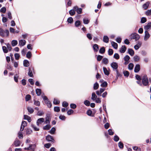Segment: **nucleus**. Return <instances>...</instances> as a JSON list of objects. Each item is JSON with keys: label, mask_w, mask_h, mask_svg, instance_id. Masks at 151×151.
<instances>
[{"label": "nucleus", "mask_w": 151, "mask_h": 151, "mask_svg": "<svg viewBox=\"0 0 151 151\" xmlns=\"http://www.w3.org/2000/svg\"><path fill=\"white\" fill-rule=\"evenodd\" d=\"M9 32L8 30H4L2 28H0V35L3 37H7L9 36Z\"/></svg>", "instance_id": "obj_1"}, {"label": "nucleus", "mask_w": 151, "mask_h": 151, "mask_svg": "<svg viewBox=\"0 0 151 151\" xmlns=\"http://www.w3.org/2000/svg\"><path fill=\"white\" fill-rule=\"evenodd\" d=\"M142 84L144 86H147L148 85L149 82L148 79L146 75H144L142 79Z\"/></svg>", "instance_id": "obj_2"}, {"label": "nucleus", "mask_w": 151, "mask_h": 151, "mask_svg": "<svg viewBox=\"0 0 151 151\" xmlns=\"http://www.w3.org/2000/svg\"><path fill=\"white\" fill-rule=\"evenodd\" d=\"M131 38L137 41L140 38V36L137 34L134 33L131 34Z\"/></svg>", "instance_id": "obj_3"}, {"label": "nucleus", "mask_w": 151, "mask_h": 151, "mask_svg": "<svg viewBox=\"0 0 151 151\" xmlns=\"http://www.w3.org/2000/svg\"><path fill=\"white\" fill-rule=\"evenodd\" d=\"M21 144V142H20V141L17 139H16L12 145V146H14L15 147H18Z\"/></svg>", "instance_id": "obj_4"}, {"label": "nucleus", "mask_w": 151, "mask_h": 151, "mask_svg": "<svg viewBox=\"0 0 151 151\" xmlns=\"http://www.w3.org/2000/svg\"><path fill=\"white\" fill-rule=\"evenodd\" d=\"M111 66L114 70H115L116 71L118 70V65L117 63L113 62L111 64Z\"/></svg>", "instance_id": "obj_5"}, {"label": "nucleus", "mask_w": 151, "mask_h": 151, "mask_svg": "<svg viewBox=\"0 0 151 151\" xmlns=\"http://www.w3.org/2000/svg\"><path fill=\"white\" fill-rule=\"evenodd\" d=\"M145 35L144 37V40L147 41L150 37V35L147 30H145Z\"/></svg>", "instance_id": "obj_6"}, {"label": "nucleus", "mask_w": 151, "mask_h": 151, "mask_svg": "<svg viewBox=\"0 0 151 151\" xmlns=\"http://www.w3.org/2000/svg\"><path fill=\"white\" fill-rule=\"evenodd\" d=\"M46 139L48 142L51 141L54 142L55 141L53 137L50 135H47L46 137Z\"/></svg>", "instance_id": "obj_7"}, {"label": "nucleus", "mask_w": 151, "mask_h": 151, "mask_svg": "<svg viewBox=\"0 0 151 151\" xmlns=\"http://www.w3.org/2000/svg\"><path fill=\"white\" fill-rule=\"evenodd\" d=\"M130 57L128 55H126L124 58V60L125 62L124 63L125 65H127L129 63V61L130 59Z\"/></svg>", "instance_id": "obj_8"}, {"label": "nucleus", "mask_w": 151, "mask_h": 151, "mask_svg": "<svg viewBox=\"0 0 151 151\" xmlns=\"http://www.w3.org/2000/svg\"><path fill=\"white\" fill-rule=\"evenodd\" d=\"M73 9L76 11L78 14H81L82 12V9L81 8H78L77 6H75L73 7Z\"/></svg>", "instance_id": "obj_9"}, {"label": "nucleus", "mask_w": 151, "mask_h": 151, "mask_svg": "<svg viewBox=\"0 0 151 151\" xmlns=\"http://www.w3.org/2000/svg\"><path fill=\"white\" fill-rule=\"evenodd\" d=\"M26 42L25 40H19V44L20 46H23L25 45L26 44Z\"/></svg>", "instance_id": "obj_10"}, {"label": "nucleus", "mask_w": 151, "mask_h": 151, "mask_svg": "<svg viewBox=\"0 0 151 151\" xmlns=\"http://www.w3.org/2000/svg\"><path fill=\"white\" fill-rule=\"evenodd\" d=\"M44 121V119L43 118H40L38 119L37 121V126H39L40 124L43 122Z\"/></svg>", "instance_id": "obj_11"}, {"label": "nucleus", "mask_w": 151, "mask_h": 151, "mask_svg": "<svg viewBox=\"0 0 151 151\" xmlns=\"http://www.w3.org/2000/svg\"><path fill=\"white\" fill-rule=\"evenodd\" d=\"M140 70V66L139 64H137L134 68V72L136 73H138Z\"/></svg>", "instance_id": "obj_12"}, {"label": "nucleus", "mask_w": 151, "mask_h": 151, "mask_svg": "<svg viewBox=\"0 0 151 151\" xmlns=\"http://www.w3.org/2000/svg\"><path fill=\"white\" fill-rule=\"evenodd\" d=\"M127 49V48L125 45L122 46L120 50V52L122 53H124Z\"/></svg>", "instance_id": "obj_13"}, {"label": "nucleus", "mask_w": 151, "mask_h": 151, "mask_svg": "<svg viewBox=\"0 0 151 151\" xmlns=\"http://www.w3.org/2000/svg\"><path fill=\"white\" fill-rule=\"evenodd\" d=\"M151 27V22H150L148 23L147 25H145L144 27V29L146 30H147L150 29Z\"/></svg>", "instance_id": "obj_14"}, {"label": "nucleus", "mask_w": 151, "mask_h": 151, "mask_svg": "<svg viewBox=\"0 0 151 151\" xmlns=\"http://www.w3.org/2000/svg\"><path fill=\"white\" fill-rule=\"evenodd\" d=\"M51 119L49 116H47L45 123L46 124H50Z\"/></svg>", "instance_id": "obj_15"}, {"label": "nucleus", "mask_w": 151, "mask_h": 151, "mask_svg": "<svg viewBox=\"0 0 151 151\" xmlns=\"http://www.w3.org/2000/svg\"><path fill=\"white\" fill-rule=\"evenodd\" d=\"M150 4V2L148 1L144 4L143 5V8L145 10L147 9L148 7Z\"/></svg>", "instance_id": "obj_16"}, {"label": "nucleus", "mask_w": 151, "mask_h": 151, "mask_svg": "<svg viewBox=\"0 0 151 151\" xmlns=\"http://www.w3.org/2000/svg\"><path fill=\"white\" fill-rule=\"evenodd\" d=\"M29 147L30 148V151H34L36 145L35 144H31L29 145Z\"/></svg>", "instance_id": "obj_17"}, {"label": "nucleus", "mask_w": 151, "mask_h": 151, "mask_svg": "<svg viewBox=\"0 0 151 151\" xmlns=\"http://www.w3.org/2000/svg\"><path fill=\"white\" fill-rule=\"evenodd\" d=\"M133 59L134 62H137L139 61L140 59V58L138 55H135L133 57Z\"/></svg>", "instance_id": "obj_18"}, {"label": "nucleus", "mask_w": 151, "mask_h": 151, "mask_svg": "<svg viewBox=\"0 0 151 151\" xmlns=\"http://www.w3.org/2000/svg\"><path fill=\"white\" fill-rule=\"evenodd\" d=\"M128 53L131 56H132L134 54V50L132 49L129 48L128 49Z\"/></svg>", "instance_id": "obj_19"}, {"label": "nucleus", "mask_w": 151, "mask_h": 151, "mask_svg": "<svg viewBox=\"0 0 151 151\" xmlns=\"http://www.w3.org/2000/svg\"><path fill=\"white\" fill-rule=\"evenodd\" d=\"M27 109L28 112L31 114L33 113L34 112V109L31 107H28Z\"/></svg>", "instance_id": "obj_20"}, {"label": "nucleus", "mask_w": 151, "mask_h": 151, "mask_svg": "<svg viewBox=\"0 0 151 151\" xmlns=\"http://www.w3.org/2000/svg\"><path fill=\"white\" fill-rule=\"evenodd\" d=\"M24 118L25 119H27L28 122H30L31 121V118L27 115H25L24 116Z\"/></svg>", "instance_id": "obj_21"}, {"label": "nucleus", "mask_w": 151, "mask_h": 151, "mask_svg": "<svg viewBox=\"0 0 151 151\" xmlns=\"http://www.w3.org/2000/svg\"><path fill=\"white\" fill-rule=\"evenodd\" d=\"M93 48L94 51L97 52L99 50L98 45L96 44H95L93 46Z\"/></svg>", "instance_id": "obj_22"}, {"label": "nucleus", "mask_w": 151, "mask_h": 151, "mask_svg": "<svg viewBox=\"0 0 151 151\" xmlns=\"http://www.w3.org/2000/svg\"><path fill=\"white\" fill-rule=\"evenodd\" d=\"M97 96L94 92H93L92 94L91 99L93 101H94L97 98Z\"/></svg>", "instance_id": "obj_23"}, {"label": "nucleus", "mask_w": 151, "mask_h": 151, "mask_svg": "<svg viewBox=\"0 0 151 151\" xmlns=\"http://www.w3.org/2000/svg\"><path fill=\"white\" fill-rule=\"evenodd\" d=\"M56 131V129L55 127H52L51 129L49 131V132L50 134H52L55 133Z\"/></svg>", "instance_id": "obj_24"}, {"label": "nucleus", "mask_w": 151, "mask_h": 151, "mask_svg": "<svg viewBox=\"0 0 151 151\" xmlns=\"http://www.w3.org/2000/svg\"><path fill=\"white\" fill-rule=\"evenodd\" d=\"M103 41L106 43H108L109 41V38L108 37L106 36H104Z\"/></svg>", "instance_id": "obj_25"}, {"label": "nucleus", "mask_w": 151, "mask_h": 151, "mask_svg": "<svg viewBox=\"0 0 151 151\" xmlns=\"http://www.w3.org/2000/svg\"><path fill=\"white\" fill-rule=\"evenodd\" d=\"M111 44L112 46L114 47V48L115 49H117V48L118 45L116 43L112 41L111 42Z\"/></svg>", "instance_id": "obj_26"}, {"label": "nucleus", "mask_w": 151, "mask_h": 151, "mask_svg": "<svg viewBox=\"0 0 151 151\" xmlns=\"http://www.w3.org/2000/svg\"><path fill=\"white\" fill-rule=\"evenodd\" d=\"M24 65L25 67H28L29 65V61L27 60H25L23 62Z\"/></svg>", "instance_id": "obj_27"}, {"label": "nucleus", "mask_w": 151, "mask_h": 151, "mask_svg": "<svg viewBox=\"0 0 151 151\" xmlns=\"http://www.w3.org/2000/svg\"><path fill=\"white\" fill-rule=\"evenodd\" d=\"M102 62L105 65H106L108 63V60L107 58H104L103 59Z\"/></svg>", "instance_id": "obj_28"}, {"label": "nucleus", "mask_w": 151, "mask_h": 151, "mask_svg": "<svg viewBox=\"0 0 151 151\" xmlns=\"http://www.w3.org/2000/svg\"><path fill=\"white\" fill-rule=\"evenodd\" d=\"M17 44L18 42L17 40H14L12 41V45L13 47L17 45Z\"/></svg>", "instance_id": "obj_29"}, {"label": "nucleus", "mask_w": 151, "mask_h": 151, "mask_svg": "<svg viewBox=\"0 0 151 151\" xmlns=\"http://www.w3.org/2000/svg\"><path fill=\"white\" fill-rule=\"evenodd\" d=\"M47 124L43 127V129L44 130H48L51 128V126L50 124Z\"/></svg>", "instance_id": "obj_30"}, {"label": "nucleus", "mask_w": 151, "mask_h": 151, "mask_svg": "<svg viewBox=\"0 0 151 151\" xmlns=\"http://www.w3.org/2000/svg\"><path fill=\"white\" fill-rule=\"evenodd\" d=\"M34 104L36 106H40V103L38 101L34 100Z\"/></svg>", "instance_id": "obj_31"}, {"label": "nucleus", "mask_w": 151, "mask_h": 151, "mask_svg": "<svg viewBox=\"0 0 151 151\" xmlns=\"http://www.w3.org/2000/svg\"><path fill=\"white\" fill-rule=\"evenodd\" d=\"M103 70L104 73L105 74V75L108 76L109 74V72L107 70V69L105 67H103Z\"/></svg>", "instance_id": "obj_32"}, {"label": "nucleus", "mask_w": 151, "mask_h": 151, "mask_svg": "<svg viewBox=\"0 0 151 151\" xmlns=\"http://www.w3.org/2000/svg\"><path fill=\"white\" fill-rule=\"evenodd\" d=\"M123 73L124 75V76L126 77H127L129 76V72L127 70L124 71L123 72Z\"/></svg>", "instance_id": "obj_33"}, {"label": "nucleus", "mask_w": 151, "mask_h": 151, "mask_svg": "<svg viewBox=\"0 0 151 151\" xmlns=\"http://www.w3.org/2000/svg\"><path fill=\"white\" fill-rule=\"evenodd\" d=\"M28 75L30 77H33V75L32 73V70L30 68H29V72L28 73Z\"/></svg>", "instance_id": "obj_34"}, {"label": "nucleus", "mask_w": 151, "mask_h": 151, "mask_svg": "<svg viewBox=\"0 0 151 151\" xmlns=\"http://www.w3.org/2000/svg\"><path fill=\"white\" fill-rule=\"evenodd\" d=\"M134 65L132 63H130L129 64L128 68L129 70H132L133 69Z\"/></svg>", "instance_id": "obj_35"}, {"label": "nucleus", "mask_w": 151, "mask_h": 151, "mask_svg": "<svg viewBox=\"0 0 151 151\" xmlns=\"http://www.w3.org/2000/svg\"><path fill=\"white\" fill-rule=\"evenodd\" d=\"M36 93L38 96H40L41 94V91L40 89L37 88L36 90Z\"/></svg>", "instance_id": "obj_36"}, {"label": "nucleus", "mask_w": 151, "mask_h": 151, "mask_svg": "<svg viewBox=\"0 0 151 151\" xmlns=\"http://www.w3.org/2000/svg\"><path fill=\"white\" fill-rule=\"evenodd\" d=\"M105 48L104 47H102L100 49L99 52L101 54H103L105 52Z\"/></svg>", "instance_id": "obj_37"}, {"label": "nucleus", "mask_w": 151, "mask_h": 151, "mask_svg": "<svg viewBox=\"0 0 151 151\" xmlns=\"http://www.w3.org/2000/svg\"><path fill=\"white\" fill-rule=\"evenodd\" d=\"M145 14L147 16H149L151 15V9H150L148 10L145 12Z\"/></svg>", "instance_id": "obj_38"}, {"label": "nucleus", "mask_w": 151, "mask_h": 151, "mask_svg": "<svg viewBox=\"0 0 151 151\" xmlns=\"http://www.w3.org/2000/svg\"><path fill=\"white\" fill-rule=\"evenodd\" d=\"M44 113L43 111H38L37 113V115L39 116H41L44 114Z\"/></svg>", "instance_id": "obj_39"}, {"label": "nucleus", "mask_w": 151, "mask_h": 151, "mask_svg": "<svg viewBox=\"0 0 151 151\" xmlns=\"http://www.w3.org/2000/svg\"><path fill=\"white\" fill-rule=\"evenodd\" d=\"M99 87V85L98 83H96L94 84L93 85V89L94 90L97 89Z\"/></svg>", "instance_id": "obj_40"}, {"label": "nucleus", "mask_w": 151, "mask_h": 151, "mask_svg": "<svg viewBox=\"0 0 151 151\" xmlns=\"http://www.w3.org/2000/svg\"><path fill=\"white\" fill-rule=\"evenodd\" d=\"M46 104L47 106V107L49 108H50L51 107L52 104L51 102L49 101V100L46 101V103H45Z\"/></svg>", "instance_id": "obj_41"}, {"label": "nucleus", "mask_w": 151, "mask_h": 151, "mask_svg": "<svg viewBox=\"0 0 151 151\" xmlns=\"http://www.w3.org/2000/svg\"><path fill=\"white\" fill-rule=\"evenodd\" d=\"M114 58L116 60L119 59V55L118 53H115L114 55Z\"/></svg>", "instance_id": "obj_42"}, {"label": "nucleus", "mask_w": 151, "mask_h": 151, "mask_svg": "<svg viewBox=\"0 0 151 151\" xmlns=\"http://www.w3.org/2000/svg\"><path fill=\"white\" fill-rule=\"evenodd\" d=\"M113 53V51L111 49H109L108 51V55H112Z\"/></svg>", "instance_id": "obj_43"}, {"label": "nucleus", "mask_w": 151, "mask_h": 151, "mask_svg": "<svg viewBox=\"0 0 151 151\" xmlns=\"http://www.w3.org/2000/svg\"><path fill=\"white\" fill-rule=\"evenodd\" d=\"M67 22L70 23H72L73 22V19L72 17L68 18L67 19Z\"/></svg>", "instance_id": "obj_44"}, {"label": "nucleus", "mask_w": 151, "mask_h": 151, "mask_svg": "<svg viewBox=\"0 0 151 151\" xmlns=\"http://www.w3.org/2000/svg\"><path fill=\"white\" fill-rule=\"evenodd\" d=\"M6 11V9L5 7H3L1 9L0 11L1 12L5 13Z\"/></svg>", "instance_id": "obj_45"}, {"label": "nucleus", "mask_w": 151, "mask_h": 151, "mask_svg": "<svg viewBox=\"0 0 151 151\" xmlns=\"http://www.w3.org/2000/svg\"><path fill=\"white\" fill-rule=\"evenodd\" d=\"M60 101L59 100H57L56 99H54L53 101V104L55 105H57L59 104Z\"/></svg>", "instance_id": "obj_46"}, {"label": "nucleus", "mask_w": 151, "mask_h": 151, "mask_svg": "<svg viewBox=\"0 0 151 151\" xmlns=\"http://www.w3.org/2000/svg\"><path fill=\"white\" fill-rule=\"evenodd\" d=\"M26 132V134H30L32 132V130L29 129H27Z\"/></svg>", "instance_id": "obj_47"}, {"label": "nucleus", "mask_w": 151, "mask_h": 151, "mask_svg": "<svg viewBox=\"0 0 151 151\" xmlns=\"http://www.w3.org/2000/svg\"><path fill=\"white\" fill-rule=\"evenodd\" d=\"M3 50L5 53H7L8 52V50L6 47L5 46L2 47Z\"/></svg>", "instance_id": "obj_48"}, {"label": "nucleus", "mask_w": 151, "mask_h": 151, "mask_svg": "<svg viewBox=\"0 0 151 151\" xmlns=\"http://www.w3.org/2000/svg\"><path fill=\"white\" fill-rule=\"evenodd\" d=\"M69 13L71 16L73 15L75 13V10L74 9L70 10L69 12Z\"/></svg>", "instance_id": "obj_49"}, {"label": "nucleus", "mask_w": 151, "mask_h": 151, "mask_svg": "<svg viewBox=\"0 0 151 151\" xmlns=\"http://www.w3.org/2000/svg\"><path fill=\"white\" fill-rule=\"evenodd\" d=\"M132 148L134 150H136V151H141V148H138V147L136 146L133 147Z\"/></svg>", "instance_id": "obj_50"}, {"label": "nucleus", "mask_w": 151, "mask_h": 151, "mask_svg": "<svg viewBox=\"0 0 151 151\" xmlns=\"http://www.w3.org/2000/svg\"><path fill=\"white\" fill-rule=\"evenodd\" d=\"M147 21V19L145 17H143L142 18L141 20V22L142 23H144L146 22Z\"/></svg>", "instance_id": "obj_51"}, {"label": "nucleus", "mask_w": 151, "mask_h": 151, "mask_svg": "<svg viewBox=\"0 0 151 151\" xmlns=\"http://www.w3.org/2000/svg\"><path fill=\"white\" fill-rule=\"evenodd\" d=\"M31 99V96L29 95H27L25 97V100L26 101H27L30 100Z\"/></svg>", "instance_id": "obj_52"}, {"label": "nucleus", "mask_w": 151, "mask_h": 151, "mask_svg": "<svg viewBox=\"0 0 151 151\" xmlns=\"http://www.w3.org/2000/svg\"><path fill=\"white\" fill-rule=\"evenodd\" d=\"M32 54L29 51L26 54V57L28 58H30L32 56Z\"/></svg>", "instance_id": "obj_53"}, {"label": "nucleus", "mask_w": 151, "mask_h": 151, "mask_svg": "<svg viewBox=\"0 0 151 151\" xmlns=\"http://www.w3.org/2000/svg\"><path fill=\"white\" fill-rule=\"evenodd\" d=\"M83 23L85 24H88L89 22V20L86 18H84L83 19Z\"/></svg>", "instance_id": "obj_54"}, {"label": "nucleus", "mask_w": 151, "mask_h": 151, "mask_svg": "<svg viewBox=\"0 0 151 151\" xmlns=\"http://www.w3.org/2000/svg\"><path fill=\"white\" fill-rule=\"evenodd\" d=\"M118 146L120 148H123L124 147V145L121 142H119L118 143Z\"/></svg>", "instance_id": "obj_55"}, {"label": "nucleus", "mask_w": 151, "mask_h": 151, "mask_svg": "<svg viewBox=\"0 0 151 151\" xmlns=\"http://www.w3.org/2000/svg\"><path fill=\"white\" fill-rule=\"evenodd\" d=\"M107 83L106 81H104V82H103L101 85V86L102 87H106L107 86Z\"/></svg>", "instance_id": "obj_56"}, {"label": "nucleus", "mask_w": 151, "mask_h": 151, "mask_svg": "<svg viewBox=\"0 0 151 151\" xmlns=\"http://www.w3.org/2000/svg\"><path fill=\"white\" fill-rule=\"evenodd\" d=\"M60 110V108L58 106H55L54 108V111L55 112H58Z\"/></svg>", "instance_id": "obj_57"}, {"label": "nucleus", "mask_w": 151, "mask_h": 151, "mask_svg": "<svg viewBox=\"0 0 151 151\" xmlns=\"http://www.w3.org/2000/svg\"><path fill=\"white\" fill-rule=\"evenodd\" d=\"M84 104L86 106H88L90 105V102L89 101L86 100L84 101Z\"/></svg>", "instance_id": "obj_58"}, {"label": "nucleus", "mask_w": 151, "mask_h": 151, "mask_svg": "<svg viewBox=\"0 0 151 151\" xmlns=\"http://www.w3.org/2000/svg\"><path fill=\"white\" fill-rule=\"evenodd\" d=\"M68 105V103L66 101H64L63 103L62 106L64 107H66Z\"/></svg>", "instance_id": "obj_59"}, {"label": "nucleus", "mask_w": 151, "mask_h": 151, "mask_svg": "<svg viewBox=\"0 0 151 151\" xmlns=\"http://www.w3.org/2000/svg\"><path fill=\"white\" fill-rule=\"evenodd\" d=\"M80 24V22L79 20L76 21L75 22V25L76 27H78Z\"/></svg>", "instance_id": "obj_60"}, {"label": "nucleus", "mask_w": 151, "mask_h": 151, "mask_svg": "<svg viewBox=\"0 0 151 151\" xmlns=\"http://www.w3.org/2000/svg\"><path fill=\"white\" fill-rule=\"evenodd\" d=\"M27 124V122L25 121H22V123L21 126L23 127H25Z\"/></svg>", "instance_id": "obj_61"}, {"label": "nucleus", "mask_w": 151, "mask_h": 151, "mask_svg": "<svg viewBox=\"0 0 151 151\" xmlns=\"http://www.w3.org/2000/svg\"><path fill=\"white\" fill-rule=\"evenodd\" d=\"M31 127H32L34 129V130H35V131H39V129L35 125H33V124H32L31 125Z\"/></svg>", "instance_id": "obj_62"}, {"label": "nucleus", "mask_w": 151, "mask_h": 151, "mask_svg": "<svg viewBox=\"0 0 151 151\" xmlns=\"http://www.w3.org/2000/svg\"><path fill=\"white\" fill-rule=\"evenodd\" d=\"M18 137L19 139L22 138H23V135L22 133L19 132L18 133Z\"/></svg>", "instance_id": "obj_63"}, {"label": "nucleus", "mask_w": 151, "mask_h": 151, "mask_svg": "<svg viewBox=\"0 0 151 151\" xmlns=\"http://www.w3.org/2000/svg\"><path fill=\"white\" fill-rule=\"evenodd\" d=\"M15 59L17 60H18L19 58L20 55L18 53H15L14 54Z\"/></svg>", "instance_id": "obj_64"}]
</instances>
